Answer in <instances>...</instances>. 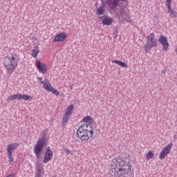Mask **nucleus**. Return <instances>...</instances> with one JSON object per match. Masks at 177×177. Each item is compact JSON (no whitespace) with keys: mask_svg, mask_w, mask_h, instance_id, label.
Listing matches in <instances>:
<instances>
[{"mask_svg":"<svg viewBox=\"0 0 177 177\" xmlns=\"http://www.w3.org/2000/svg\"><path fill=\"white\" fill-rule=\"evenodd\" d=\"M111 165L116 177H128L132 175V165L129 162L114 158Z\"/></svg>","mask_w":177,"mask_h":177,"instance_id":"f257e3e1","label":"nucleus"},{"mask_svg":"<svg viewBox=\"0 0 177 177\" xmlns=\"http://www.w3.org/2000/svg\"><path fill=\"white\" fill-rule=\"evenodd\" d=\"M77 136L82 142H86L93 137V127L85 123L77 130Z\"/></svg>","mask_w":177,"mask_h":177,"instance_id":"f03ea898","label":"nucleus"},{"mask_svg":"<svg viewBox=\"0 0 177 177\" xmlns=\"http://www.w3.org/2000/svg\"><path fill=\"white\" fill-rule=\"evenodd\" d=\"M19 64V57L15 53H11L4 57L3 66L10 73L15 71Z\"/></svg>","mask_w":177,"mask_h":177,"instance_id":"7ed1b4c3","label":"nucleus"},{"mask_svg":"<svg viewBox=\"0 0 177 177\" xmlns=\"http://www.w3.org/2000/svg\"><path fill=\"white\" fill-rule=\"evenodd\" d=\"M46 143V134H45V133H41V138L38 140L33 149V151L36 156L37 160H39V158H41V154H42V151H44Z\"/></svg>","mask_w":177,"mask_h":177,"instance_id":"20e7f679","label":"nucleus"},{"mask_svg":"<svg viewBox=\"0 0 177 177\" xmlns=\"http://www.w3.org/2000/svg\"><path fill=\"white\" fill-rule=\"evenodd\" d=\"M156 46H157V40L155 38L154 33H151L147 37V44L144 46V50L147 53V52H150Z\"/></svg>","mask_w":177,"mask_h":177,"instance_id":"39448f33","label":"nucleus"},{"mask_svg":"<svg viewBox=\"0 0 177 177\" xmlns=\"http://www.w3.org/2000/svg\"><path fill=\"white\" fill-rule=\"evenodd\" d=\"M172 149V143H169L167 146H165L159 154L160 160H164L165 157H167V154L171 153V149Z\"/></svg>","mask_w":177,"mask_h":177,"instance_id":"423d86ee","label":"nucleus"},{"mask_svg":"<svg viewBox=\"0 0 177 177\" xmlns=\"http://www.w3.org/2000/svg\"><path fill=\"white\" fill-rule=\"evenodd\" d=\"M158 42L162 45V50H165V52H167V50H168V48H169V43H168V39H167V37L160 35L158 38Z\"/></svg>","mask_w":177,"mask_h":177,"instance_id":"0eeeda50","label":"nucleus"},{"mask_svg":"<svg viewBox=\"0 0 177 177\" xmlns=\"http://www.w3.org/2000/svg\"><path fill=\"white\" fill-rule=\"evenodd\" d=\"M116 16L119 19V20H123V21H127L128 23L130 22L131 16L129 14L124 12V11H117Z\"/></svg>","mask_w":177,"mask_h":177,"instance_id":"6e6552de","label":"nucleus"},{"mask_svg":"<svg viewBox=\"0 0 177 177\" xmlns=\"http://www.w3.org/2000/svg\"><path fill=\"white\" fill-rule=\"evenodd\" d=\"M36 66L37 67L38 71L41 74H46L48 71V66L45 63L41 62V61H36Z\"/></svg>","mask_w":177,"mask_h":177,"instance_id":"1a4fd4ad","label":"nucleus"},{"mask_svg":"<svg viewBox=\"0 0 177 177\" xmlns=\"http://www.w3.org/2000/svg\"><path fill=\"white\" fill-rule=\"evenodd\" d=\"M53 158V151L50 150V148L48 147L44 153V158L43 162L44 164H48Z\"/></svg>","mask_w":177,"mask_h":177,"instance_id":"9d476101","label":"nucleus"},{"mask_svg":"<svg viewBox=\"0 0 177 177\" xmlns=\"http://www.w3.org/2000/svg\"><path fill=\"white\" fill-rule=\"evenodd\" d=\"M66 39H67V32H64L55 36L53 42H64Z\"/></svg>","mask_w":177,"mask_h":177,"instance_id":"9b49d317","label":"nucleus"},{"mask_svg":"<svg viewBox=\"0 0 177 177\" xmlns=\"http://www.w3.org/2000/svg\"><path fill=\"white\" fill-rule=\"evenodd\" d=\"M165 5L167 8L168 13H169L170 16L171 17H176V14L174 12V10H172V0H167Z\"/></svg>","mask_w":177,"mask_h":177,"instance_id":"f8f14e48","label":"nucleus"},{"mask_svg":"<svg viewBox=\"0 0 177 177\" xmlns=\"http://www.w3.org/2000/svg\"><path fill=\"white\" fill-rule=\"evenodd\" d=\"M19 147V144L17 143H11L9 144L7 147V154H12L13 151Z\"/></svg>","mask_w":177,"mask_h":177,"instance_id":"ddd939ff","label":"nucleus"},{"mask_svg":"<svg viewBox=\"0 0 177 177\" xmlns=\"http://www.w3.org/2000/svg\"><path fill=\"white\" fill-rule=\"evenodd\" d=\"M41 85H43V88L47 91L50 92L53 87H52V84L48 80L41 81Z\"/></svg>","mask_w":177,"mask_h":177,"instance_id":"4468645a","label":"nucleus"},{"mask_svg":"<svg viewBox=\"0 0 177 177\" xmlns=\"http://www.w3.org/2000/svg\"><path fill=\"white\" fill-rule=\"evenodd\" d=\"M38 55H39V47L38 46H35L31 50V56L34 57V59H37L38 57Z\"/></svg>","mask_w":177,"mask_h":177,"instance_id":"2eb2a0df","label":"nucleus"},{"mask_svg":"<svg viewBox=\"0 0 177 177\" xmlns=\"http://www.w3.org/2000/svg\"><path fill=\"white\" fill-rule=\"evenodd\" d=\"M113 18L111 17H104L102 20V24H103V26H111V24H113Z\"/></svg>","mask_w":177,"mask_h":177,"instance_id":"dca6fc26","label":"nucleus"},{"mask_svg":"<svg viewBox=\"0 0 177 177\" xmlns=\"http://www.w3.org/2000/svg\"><path fill=\"white\" fill-rule=\"evenodd\" d=\"M106 12V7L104 6V4H102L100 7H99L96 11V15L97 16H102L103 13Z\"/></svg>","mask_w":177,"mask_h":177,"instance_id":"f3484780","label":"nucleus"},{"mask_svg":"<svg viewBox=\"0 0 177 177\" xmlns=\"http://www.w3.org/2000/svg\"><path fill=\"white\" fill-rule=\"evenodd\" d=\"M83 122L85 124H89L88 125H92L93 124V118L91 116H86L82 119Z\"/></svg>","mask_w":177,"mask_h":177,"instance_id":"a211bd4d","label":"nucleus"},{"mask_svg":"<svg viewBox=\"0 0 177 177\" xmlns=\"http://www.w3.org/2000/svg\"><path fill=\"white\" fill-rule=\"evenodd\" d=\"M44 164L42 163H39V162H36V172H41L44 174Z\"/></svg>","mask_w":177,"mask_h":177,"instance_id":"6ab92c4d","label":"nucleus"},{"mask_svg":"<svg viewBox=\"0 0 177 177\" xmlns=\"http://www.w3.org/2000/svg\"><path fill=\"white\" fill-rule=\"evenodd\" d=\"M16 99L17 100H19V94H12V95H9L7 98V102L16 100Z\"/></svg>","mask_w":177,"mask_h":177,"instance_id":"aec40b11","label":"nucleus"},{"mask_svg":"<svg viewBox=\"0 0 177 177\" xmlns=\"http://www.w3.org/2000/svg\"><path fill=\"white\" fill-rule=\"evenodd\" d=\"M19 100H32V97L26 94H19Z\"/></svg>","mask_w":177,"mask_h":177,"instance_id":"412c9836","label":"nucleus"},{"mask_svg":"<svg viewBox=\"0 0 177 177\" xmlns=\"http://www.w3.org/2000/svg\"><path fill=\"white\" fill-rule=\"evenodd\" d=\"M112 63H115V64H118V66H120L121 67H124V68H127L128 67V64L125 62H122L121 61H118L117 59L113 60Z\"/></svg>","mask_w":177,"mask_h":177,"instance_id":"4be33fe9","label":"nucleus"},{"mask_svg":"<svg viewBox=\"0 0 177 177\" xmlns=\"http://www.w3.org/2000/svg\"><path fill=\"white\" fill-rule=\"evenodd\" d=\"M70 117L71 115H68V113H65L62 118V125H66L67 122H68V120H70Z\"/></svg>","mask_w":177,"mask_h":177,"instance_id":"5701e85b","label":"nucleus"},{"mask_svg":"<svg viewBox=\"0 0 177 177\" xmlns=\"http://www.w3.org/2000/svg\"><path fill=\"white\" fill-rule=\"evenodd\" d=\"M73 111H74V106L71 104L66 108L65 113L71 115V114H73Z\"/></svg>","mask_w":177,"mask_h":177,"instance_id":"b1692460","label":"nucleus"},{"mask_svg":"<svg viewBox=\"0 0 177 177\" xmlns=\"http://www.w3.org/2000/svg\"><path fill=\"white\" fill-rule=\"evenodd\" d=\"M154 157V151L153 150H149L146 155V160L149 161V160H151Z\"/></svg>","mask_w":177,"mask_h":177,"instance_id":"393cba45","label":"nucleus"},{"mask_svg":"<svg viewBox=\"0 0 177 177\" xmlns=\"http://www.w3.org/2000/svg\"><path fill=\"white\" fill-rule=\"evenodd\" d=\"M7 156L8 157V161L10 164H13V162H15V159L13 158V156H12V154H7Z\"/></svg>","mask_w":177,"mask_h":177,"instance_id":"a878e982","label":"nucleus"},{"mask_svg":"<svg viewBox=\"0 0 177 177\" xmlns=\"http://www.w3.org/2000/svg\"><path fill=\"white\" fill-rule=\"evenodd\" d=\"M50 92H52V93L55 95V96H59V91L53 88L51 89Z\"/></svg>","mask_w":177,"mask_h":177,"instance_id":"bb28decb","label":"nucleus"},{"mask_svg":"<svg viewBox=\"0 0 177 177\" xmlns=\"http://www.w3.org/2000/svg\"><path fill=\"white\" fill-rule=\"evenodd\" d=\"M64 151L65 154H67V155L71 154V150H70V149H68V148H65L64 149Z\"/></svg>","mask_w":177,"mask_h":177,"instance_id":"cd10ccee","label":"nucleus"},{"mask_svg":"<svg viewBox=\"0 0 177 177\" xmlns=\"http://www.w3.org/2000/svg\"><path fill=\"white\" fill-rule=\"evenodd\" d=\"M44 174L39 172V171H36V175L35 176V177H42V175Z\"/></svg>","mask_w":177,"mask_h":177,"instance_id":"c85d7f7f","label":"nucleus"}]
</instances>
